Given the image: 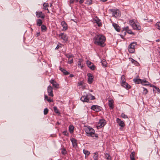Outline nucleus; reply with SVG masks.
Segmentation results:
<instances>
[{"instance_id":"9","label":"nucleus","mask_w":160,"mask_h":160,"mask_svg":"<svg viewBox=\"0 0 160 160\" xmlns=\"http://www.w3.org/2000/svg\"><path fill=\"white\" fill-rule=\"evenodd\" d=\"M47 91L49 96L52 97L53 96L52 88V86H49L48 87Z\"/></svg>"},{"instance_id":"26","label":"nucleus","mask_w":160,"mask_h":160,"mask_svg":"<svg viewBox=\"0 0 160 160\" xmlns=\"http://www.w3.org/2000/svg\"><path fill=\"white\" fill-rule=\"evenodd\" d=\"M74 128V127L72 125H70L69 126V130L71 133L73 132Z\"/></svg>"},{"instance_id":"51","label":"nucleus","mask_w":160,"mask_h":160,"mask_svg":"<svg viewBox=\"0 0 160 160\" xmlns=\"http://www.w3.org/2000/svg\"><path fill=\"white\" fill-rule=\"evenodd\" d=\"M73 62V59L72 58L71 60L68 61V62L69 64L72 63Z\"/></svg>"},{"instance_id":"37","label":"nucleus","mask_w":160,"mask_h":160,"mask_svg":"<svg viewBox=\"0 0 160 160\" xmlns=\"http://www.w3.org/2000/svg\"><path fill=\"white\" fill-rule=\"evenodd\" d=\"M41 28L42 30V31H46L47 30V28H46V26L44 25L41 26Z\"/></svg>"},{"instance_id":"29","label":"nucleus","mask_w":160,"mask_h":160,"mask_svg":"<svg viewBox=\"0 0 160 160\" xmlns=\"http://www.w3.org/2000/svg\"><path fill=\"white\" fill-rule=\"evenodd\" d=\"M137 45V43L136 42H133L130 44L129 46L130 47H131V48H134L135 49V47Z\"/></svg>"},{"instance_id":"6","label":"nucleus","mask_w":160,"mask_h":160,"mask_svg":"<svg viewBox=\"0 0 160 160\" xmlns=\"http://www.w3.org/2000/svg\"><path fill=\"white\" fill-rule=\"evenodd\" d=\"M36 17L38 18H41L42 19H44L45 15L44 13L40 11H37L36 12Z\"/></svg>"},{"instance_id":"50","label":"nucleus","mask_w":160,"mask_h":160,"mask_svg":"<svg viewBox=\"0 0 160 160\" xmlns=\"http://www.w3.org/2000/svg\"><path fill=\"white\" fill-rule=\"evenodd\" d=\"M129 27L128 26H127L126 27H125L123 28V31H125L127 32V31L129 29Z\"/></svg>"},{"instance_id":"42","label":"nucleus","mask_w":160,"mask_h":160,"mask_svg":"<svg viewBox=\"0 0 160 160\" xmlns=\"http://www.w3.org/2000/svg\"><path fill=\"white\" fill-rule=\"evenodd\" d=\"M121 117L124 118H128V117L127 116V115H126L123 113H122L121 114Z\"/></svg>"},{"instance_id":"46","label":"nucleus","mask_w":160,"mask_h":160,"mask_svg":"<svg viewBox=\"0 0 160 160\" xmlns=\"http://www.w3.org/2000/svg\"><path fill=\"white\" fill-rule=\"evenodd\" d=\"M127 32L130 34H133L134 33L132 32L131 30L129 29L127 31Z\"/></svg>"},{"instance_id":"47","label":"nucleus","mask_w":160,"mask_h":160,"mask_svg":"<svg viewBox=\"0 0 160 160\" xmlns=\"http://www.w3.org/2000/svg\"><path fill=\"white\" fill-rule=\"evenodd\" d=\"M63 134L66 136H68V133L67 131H63Z\"/></svg>"},{"instance_id":"56","label":"nucleus","mask_w":160,"mask_h":160,"mask_svg":"<svg viewBox=\"0 0 160 160\" xmlns=\"http://www.w3.org/2000/svg\"><path fill=\"white\" fill-rule=\"evenodd\" d=\"M60 47V46H59V45H58L56 47V48L55 49H58V48H59Z\"/></svg>"},{"instance_id":"23","label":"nucleus","mask_w":160,"mask_h":160,"mask_svg":"<svg viewBox=\"0 0 160 160\" xmlns=\"http://www.w3.org/2000/svg\"><path fill=\"white\" fill-rule=\"evenodd\" d=\"M59 69L65 75H68L69 74V72L61 67H59Z\"/></svg>"},{"instance_id":"33","label":"nucleus","mask_w":160,"mask_h":160,"mask_svg":"<svg viewBox=\"0 0 160 160\" xmlns=\"http://www.w3.org/2000/svg\"><path fill=\"white\" fill-rule=\"evenodd\" d=\"M126 82L125 77L124 75H122L121 77V82Z\"/></svg>"},{"instance_id":"49","label":"nucleus","mask_w":160,"mask_h":160,"mask_svg":"<svg viewBox=\"0 0 160 160\" xmlns=\"http://www.w3.org/2000/svg\"><path fill=\"white\" fill-rule=\"evenodd\" d=\"M85 96H83L82 97L80 98V100L82 102H84L85 100Z\"/></svg>"},{"instance_id":"28","label":"nucleus","mask_w":160,"mask_h":160,"mask_svg":"<svg viewBox=\"0 0 160 160\" xmlns=\"http://www.w3.org/2000/svg\"><path fill=\"white\" fill-rule=\"evenodd\" d=\"M130 60L132 63L136 65H137L138 64V63L137 61L135 60L134 59L132 58H130Z\"/></svg>"},{"instance_id":"36","label":"nucleus","mask_w":160,"mask_h":160,"mask_svg":"<svg viewBox=\"0 0 160 160\" xmlns=\"http://www.w3.org/2000/svg\"><path fill=\"white\" fill-rule=\"evenodd\" d=\"M147 82H148L146 80H142L141 83L142 85H148V84L145 83Z\"/></svg>"},{"instance_id":"18","label":"nucleus","mask_w":160,"mask_h":160,"mask_svg":"<svg viewBox=\"0 0 160 160\" xmlns=\"http://www.w3.org/2000/svg\"><path fill=\"white\" fill-rule=\"evenodd\" d=\"M121 85L123 87L127 89L130 88L131 87L126 82H121Z\"/></svg>"},{"instance_id":"1","label":"nucleus","mask_w":160,"mask_h":160,"mask_svg":"<svg viewBox=\"0 0 160 160\" xmlns=\"http://www.w3.org/2000/svg\"><path fill=\"white\" fill-rule=\"evenodd\" d=\"M94 43L101 47H103V44L106 41V38L101 34H97L93 39Z\"/></svg>"},{"instance_id":"64","label":"nucleus","mask_w":160,"mask_h":160,"mask_svg":"<svg viewBox=\"0 0 160 160\" xmlns=\"http://www.w3.org/2000/svg\"><path fill=\"white\" fill-rule=\"evenodd\" d=\"M76 2H77L79 1V0H76Z\"/></svg>"},{"instance_id":"7","label":"nucleus","mask_w":160,"mask_h":160,"mask_svg":"<svg viewBox=\"0 0 160 160\" xmlns=\"http://www.w3.org/2000/svg\"><path fill=\"white\" fill-rule=\"evenodd\" d=\"M116 121L119 125L120 126V129L121 130L125 126V124L124 122L122 121L120 119L118 118L116 119Z\"/></svg>"},{"instance_id":"63","label":"nucleus","mask_w":160,"mask_h":160,"mask_svg":"<svg viewBox=\"0 0 160 160\" xmlns=\"http://www.w3.org/2000/svg\"><path fill=\"white\" fill-rule=\"evenodd\" d=\"M159 53H160V48H159Z\"/></svg>"},{"instance_id":"31","label":"nucleus","mask_w":160,"mask_h":160,"mask_svg":"<svg viewBox=\"0 0 160 160\" xmlns=\"http://www.w3.org/2000/svg\"><path fill=\"white\" fill-rule=\"evenodd\" d=\"M94 155L93 156V158L94 160H97L98 159V154L97 152L94 153Z\"/></svg>"},{"instance_id":"30","label":"nucleus","mask_w":160,"mask_h":160,"mask_svg":"<svg viewBox=\"0 0 160 160\" xmlns=\"http://www.w3.org/2000/svg\"><path fill=\"white\" fill-rule=\"evenodd\" d=\"M105 158L107 160H111V158L110 155L108 153H106L105 154Z\"/></svg>"},{"instance_id":"35","label":"nucleus","mask_w":160,"mask_h":160,"mask_svg":"<svg viewBox=\"0 0 160 160\" xmlns=\"http://www.w3.org/2000/svg\"><path fill=\"white\" fill-rule=\"evenodd\" d=\"M88 95H87L85 96V100L84 102H88L89 101V97H88Z\"/></svg>"},{"instance_id":"45","label":"nucleus","mask_w":160,"mask_h":160,"mask_svg":"<svg viewBox=\"0 0 160 160\" xmlns=\"http://www.w3.org/2000/svg\"><path fill=\"white\" fill-rule=\"evenodd\" d=\"M83 153L87 155H89L90 154V152H89L88 151L86 150H83Z\"/></svg>"},{"instance_id":"5","label":"nucleus","mask_w":160,"mask_h":160,"mask_svg":"<svg viewBox=\"0 0 160 160\" xmlns=\"http://www.w3.org/2000/svg\"><path fill=\"white\" fill-rule=\"evenodd\" d=\"M106 123L104 119L99 120L97 125L98 128H100L103 127L106 124Z\"/></svg>"},{"instance_id":"53","label":"nucleus","mask_w":160,"mask_h":160,"mask_svg":"<svg viewBox=\"0 0 160 160\" xmlns=\"http://www.w3.org/2000/svg\"><path fill=\"white\" fill-rule=\"evenodd\" d=\"M47 100L48 101V102H53L52 100L50 98H48Z\"/></svg>"},{"instance_id":"11","label":"nucleus","mask_w":160,"mask_h":160,"mask_svg":"<svg viewBox=\"0 0 160 160\" xmlns=\"http://www.w3.org/2000/svg\"><path fill=\"white\" fill-rule=\"evenodd\" d=\"M59 36L64 41L66 42L68 41V36L66 34L63 33H61L59 34Z\"/></svg>"},{"instance_id":"20","label":"nucleus","mask_w":160,"mask_h":160,"mask_svg":"<svg viewBox=\"0 0 160 160\" xmlns=\"http://www.w3.org/2000/svg\"><path fill=\"white\" fill-rule=\"evenodd\" d=\"M61 24L63 27V30H66L67 29V25L65 22L62 21L61 23Z\"/></svg>"},{"instance_id":"14","label":"nucleus","mask_w":160,"mask_h":160,"mask_svg":"<svg viewBox=\"0 0 160 160\" xmlns=\"http://www.w3.org/2000/svg\"><path fill=\"white\" fill-rule=\"evenodd\" d=\"M50 82L52 85L54 87L57 88H59V84L57 83L56 82L54 81L53 80H51Z\"/></svg>"},{"instance_id":"13","label":"nucleus","mask_w":160,"mask_h":160,"mask_svg":"<svg viewBox=\"0 0 160 160\" xmlns=\"http://www.w3.org/2000/svg\"><path fill=\"white\" fill-rule=\"evenodd\" d=\"M91 109L95 112H99L101 110L100 107L96 105H92L91 107Z\"/></svg>"},{"instance_id":"38","label":"nucleus","mask_w":160,"mask_h":160,"mask_svg":"<svg viewBox=\"0 0 160 160\" xmlns=\"http://www.w3.org/2000/svg\"><path fill=\"white\" fill-rule=\"evenodd\" d=\"M89 97V99H90L91 100H93L95 99V97L94 96H92V94H90L88 95Z\"/></svg>"},{"instance_id":"24","label":"nucleus","mask_w":160,"mask_h":160,"mask_svg":"<svg viewBox=\"0 0 160 160\" xmlns=\"http://www.w3.org/2000/svg\"><path fill=\"white\" fill-rule=\"evenodd\" d=\"M37 25L38 26H41L42 23V21L41 19H37L36 20Z\"/></svg>"},{"instance_id":"41","label":"nucleus","mask_w":160,"mask_h":160,"mask_svg":"<svg viewBox=\"0 0 160 160\" xmlns=\"http://www.w3.org/2000/svg\"><path fill=\"white\" fill-rule=\"evenodd\" d=\"M66 56L69 59L71 58H72L73 57V56L72 54H67L66 55Z\"/></svg>"},{"instance_id":"27","label":"nucleus","mask_w":160,"mask_h":160,"mask_svg":"<svg viewBox=\"0 0 160 160\" xmlns=\"http://www.w3.org/2000/svg\"><path fill=\"white\" fill-rule=\"evenodd\" d=\"M133 81L134 82L136 83L139 84L141 83L142 79H134Z\"/></svg>"},{"instance_id":"57","label":"nucleus","mask_w":160,"mask_h":160,"mask_svg":"<svg viewBox=\"0 0 160 160\" xmlns=\"http://www.w3.org/2000/svg\"><path fill=\"white\" fill-rule=\"evenodd\" d=\"M74 77V75L72 74H71L70 75V77Z\"/></svg>"},{"instance_id":"55","label":"nucleus","mask_w":160,"mask_h":160,"mask_svg":"<svg viewBox=\"0 0 160 160\" xmlns=\"http://www.w3.org/2000/svg\"><path fill=\"white\" fill-rule=\"evenodd\" d=\"M44 97H45V99H46L47 100V99H48V96L47 95H45Z\"/></svg>"},{"instance_id":"15","label":"nucleus","mask_w":160,"mask_h":160,"mask_svg":"<svg viewBox=\"0 0 160 160\" xmlns=\"http://www.w3.org/2000/svg\"><path fill=\"white\" fill-rule=\"evenodd\" d=\"M43 9L44 10H47L48 13H49L50 12L48 9V7H49V4L48 3L44 2L43 4Z\"/></svg>"},{"instance_id":"48","label":"nucleus","mask_w":160,"mask_h":160,"mask_svg":"<svg viewBox=\"0 0 160 160\" xmlns=\"http://www.w3.org/2000/svg\"><path fill=\"white\" fill-rule=\"evenodd\" d=\"M83 82L82 81H81L78 83V85L79 86H82L83 84Z\"/></svg>"},{"instance_id":"58","label":"nucleus","mask_w":160,"mask_h":160,"mask_svg":"<svg viewBox=\"0 0 160 160\" xmlns=\"http://www.w3.org/2000/svg\"><path fill=\"white\" fill-rule=\"evenodd\" d=\"M92 3V1H89V4H90Z\"/></svg>"},{"instance_id":"21","label":"nucleus","mask_w":160,"mask_h":160,"mask_svg":"<svg viewBox=\"0 0 160 160\" xmlns=\"http://www.w3.org/2000/svg\"><path fill=\"white\" fill-rule=\"evenodd\" d=\"M73 147H76L77 146V140L74 138L71 139Z\"/></svg>"},{"instance_id":"8","label":"nucleus","mask_w":160,"mask_h":160,"mask_svg":"<svg viewBox=\"0 0 160 160\" xmlns=\"http://www.w3.org/2000/svg\"><path fill=\"white\" fill-rule=\"evenodd\" d=\"M87 64L88 67L92 70H94L96 68L95 66L90 61L88 60L87 61Z\"/></svg>"},{"instance_id":"22","label":"nucleus","mask_w":160,"mask_h":160,"mask_svg":"<svg viewBox=\"0 0 160 160\" xmlns=\"http://www.w3.org/2000/svg\"><path fill=\"white\" fill-rule=\"evenodd\" d=\"M114 101L112 99L108 100V105L111 108H113L114 107L113 103Z\"/></svg>"},{"instance_id":"25","label":"nucleus","mask_w":160,"mask_h":160,"mask_svg":"<svg viewBox=\"0 0 160 160\" xmlns=\"http://www.w3.org/2000/svg\"><path fill=\"white\" fill-rule=\"evenodd\" d=\"M135 153V152H132L130 155V158L131 160H135L134 158Z\"/></svg>"},{"instance_id":"10","label":"nucleus","mask_w":160,"mask_h":160,"mask_svg":"<svg viewBox=\"0 0 160 160\" xmlns=\"http://www.w3.org/2000/svg\"><path fill=\"white\" fill-rule=\"evenodd\" d=\"M87 76L88 77V82L90 84H91L93 82V76L92 74L91 73H88L87 74Z\"/></svg>"},{"instance_id":"19","label":"nucleus","mask_w":160,"mask_h":160,"mask_svg":"<svg viewBox=\"0 0 160 160\" xmlns=\"http://www.w3.org/2000/svg\"><path fill=\"white\" fill-rule=\"evenodd\" d=\"M112 26L118 32H119L120 30V28L117 24L114 23L112 24Z\"/></svg>"},{"instance_id":"62","label":"nucleus","mask_w":160,"mask_h":160,"mask_svg":"<svg viewBox=\"0 0 160 160\" xmlns=\"http://www.w3.org/2000/svg\"><path fill=\"white\" fill-rule=\"evenodd\" d=\"M159 41V39H158V40H156V42H158Z\"/></svg>"},{"instance_id":"61","label":"nucleus","mask_w":160,"mask_h":160,"mask_svg":"<svg viewBox=\"0 0 160 160\" xmlns=\"http://www.w3.org/2000/svg\"><path fill=\"white\" fill-rule=\"evenodd\" d=\"M37 36H39L40 35V33H37Z\"/></svg>"},{"instance_id":"39","label":"nucleus","mask_w":160,"mask_h":160,"mask_svg":"<svg viewBox=\"0 0 160 160\" xmlns=\"http://www.w3.org/2000/svg\"><path fill=\"white\" fill-rule=\"evenodd\" d=\"M143 94L145 95L148 92V91L147 89L144 87H143Z\"/></svg>"},{"instance_id":"54","label":"nucleus","mask_w":160,"mask_h":160,"mask_svg":"<svg viewBox=\"0 0 160 160\" xmlns=\"http://www.w3.org/2000/svg\"><path fill=\"white\" fill-rule=\"evenodd\" d=\"M84 1V0H80L79 1V3L80 4H82L83 3Z\"/></svg>"},{"instance_id":"59","label":"nucleus","mask_w":160,"mask_h":160,"mask_svg":"<svg viewBox=\"0 0 160 160\" xmlns=\"http://www.w3.org/2000/svg\"><path fill=\"white\" fill-rule=\"evenodd\" d=\"M52 3H51L50 5V7H52Z\"/></svg>"},{"instance_id":"60","label":"nucleus","mask_w":160,"mask_h":160,"mask_svg":"<svg viewBox=\"0 0 160 160\" xmlns=\"http://www.w3.org/2000/svg\"><path fill=\"white\" fill-rule=\"evenodd\" d=\"M100 0L102 2H104L106 1L107 0Z\"/></svg>"},{"instance_id":"17","label":"nucleus","mask_w":160,"mask_h":160,"mask_svg":"<svg viewBox=\"0 0 160 160\" xmlns=\"http://www.w3.org/2000/svg\"><path fill=\"white\" fill-rule=\"evenodd\" d=\"M152 87L154 93H159L160 92V90L158 88L154 85H153Z\"/></svg>"},{"instance_id":"32","label":"nucleus","mask_w":160,"mask_h":160,"mask_svg":"<svg viewBox=\"0 0 160 160\" xmlns=\"http://www.w3.org/2000/svg\"><path fill=\"white\" fill-rule=\"evenodd\" d=\"M135 51V49L134 48H131V47H130L128 46V51L129 52L131 53H133Z\"/></svg>"},{"instance_id":"40","label":"nucleus","mask_w":160,"mask_h":160,"mask_svg":"<svg viewBox=\"0 0 160 160\" xmlns=\"http://www.w3.org/2000/svg\"><path fill=\"white\" fill-rule=\"evenodd\" d=\"M53 109L54 112L57 113H59V112L57 109V108L55 106L53 107Z\"/></svg>"},{"instance_id":"52","label":"nucleus","mask_w":160,"mask_h":160,"mask_svg":"<svg viewBox=\"0 0 160 160\" xmlns=\"http://www.w3.org/2000/svg\"><path fill=\"white\" fill-rule=\"evenodd\" d=\"M75 0H70L69 1V3L70 4H72L73 3Z\"/></svg>"},{"instance_id":"12","label":"nucleus","mask_w":160,"mask_h":160,"mask_svg":"<svg viewBox=\"0 0 160 160\" xmlns=\"http://www.w3.org/2000/svg\"><path fill=\"white\" fill-rule=\"evenodd\" d=\"M83 59L82 58H79L77 62V64L78 67H80L81 69H82L84 67V64L82 63Z\"/></svg>"},{"instance_id":"34","label":"nucleus","mask_w":160,"mask_h":160,"mask_svg":"<svg viewBox=\"0 0 160 160\" xmlns=\"http://www.w3.org/2000/svg\"><path fill=\"white\" fill-rule=\"evenodd\" d=\"M155 26L156 28L160 30V22H157L156 23Z\"/></svg>"},{"instance_id":"4","label":"nucleus","mask_w":160,"mask_h":160,"mask_svg":"<svg viewBox=\"0 0 160 160\" xmlns=\"http://www.w3.org/2000/svg\"><path fill=\"white\" fill-rule=\"evenodd\" d=\"M109 10L112 12V16L115 18L119 17L120 16V12L119 10L115 9H110Z\"/></svg>"},{"instance_id":"16","label":"nucleus","mask_w":160,"mask_h":160,"mask_svg":"<svg viewBox=\"0 0 160 160\" xmlns=\"http://www.w3.org/2000/svg\"><path fill=\"white\" fill-rule=\"evenodd\" d=\"M94 21L99 27L101 26L102 24L100 20L97 17L95 18L94 19Z\"/></svg>"},{"instance_id":"43","label":"nucleus","mask_w":160,"mask_h":160,"mask_svg":"<svg viewBox=\"0 0 160 160\" xmlns=\"http://www.w3.org/2000/svg\"><path fill=\"white\" fill-rule=\"evenodd\" d=\"M102 64L103 66H106L107 64L106 62L104 60H102L101 61Z\"/></svg>"},{"instance_id":"3","label":"nucleus","mask_w":160,"mask_h":160,"mask_svg":"<svg viewBox=\"0 0 160 160\" xmlns=\"http://www.w3.org/2000/svg\"><path fill=\"white\" fill-rule=\"evenodd\" d=\"M130 25L132 26L133 29L136 30H140L141 29V27L139 23L136 22V21L134 20H131L129 22Z\"/></svg>"},{"instance_id":"44","label":"nucleus","mask_w":160,"mask_h":160,"mask_svg":"<svg viewBox=\"0 0 160 160\" xmlns=\"http://www.w3.org/2000/svg\"><path fill=\"white\" fill-rule=\"evenodd\" d=\"M48 109L46 108L44 109V115H46L48 112Z\"/></svg>"},{"instance_id":"2","label":"nucleus","mask_w":160,"mask_h":160,"mask_svg":"<svg viewBox=\"0 0 160 160\" xmlns=\"http://www.w3.org/2000/svg\"><path fill=\"white\" fill-rule=\"evenodd\" d=\"M85 131L86 135L88 136L92 137L95 136L97 138L98 137V135L95 134V131L94 129L90 127H87L85 128Z\"/></svg>"}]
</instances>
